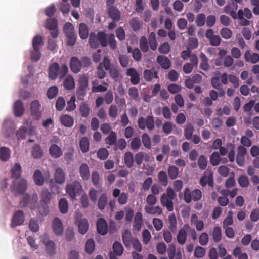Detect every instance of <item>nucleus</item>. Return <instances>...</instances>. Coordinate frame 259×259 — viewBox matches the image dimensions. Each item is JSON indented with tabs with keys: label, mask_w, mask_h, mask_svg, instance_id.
<instances>
[{
	"label": "nucleus",
	"mask_w": 259,
	"mask_h": 259,
	"mask_svg": "<svg viewBox=\"0 0 259 259\" xmlns=\"http://www.w3.org/2000/svg\"><path fill=\"white\" fill-rule=\"evenodd\" d=\"M132 236L129 230H125L122 233V240L126 247H130L131 245Z\"/></svg>",
	"instance_id": "33"
},
{
	"label": "nucleus",
	"mask_w": 259,
	"mask_h": 259,
	"mask_svg": "<svg viewBox=\"0 0 259 259\" xmlns=\"http://www.w3.org/2000/svg\"><path fill=\"white\" fill-rule=\"evenodd\" d=\"M37 201V196L36 194L33 195L30 202V195L27 193L23 196L21 203L23 207H25L29 206L31 209H33L36 206Z\"/></svg>",
	"instance_id": "8"
},
{
	"label": "nucleus",
	"mask_w": 259,
	"mask_h": 259,
	"mask_svg": "<svg viewBox=\"0 0 259 259\" xmlns=\"http://www.w3.org/2000/svg\"><path fill=\"white\" fill-rule=\"evenodd\" d=\"M176 194L171 187H168L166 193H163L161 196L160 202L162 205L165 207L169 212L174 210L173 200Z\"/></svg>",
	"instance_id": "2"
},
{
	"label": "nucleus",
	"mask_w": 259,
	"mask_h": 259,
	"mask_svg": "<svg viewBox=\"0 0 259 259\" xmlns=\"http://www.w3.org/2000/svg\"><path fill=\"white\" fill-rule=\"evenodd\" d=\"M200 58L201 61L200 68L206 71L209 70L210 66L208 63V58L203 53H201L200 55Z\"/></svg>",
	"instance_id": "40"
},
{
	"label": "nucleus",
	"mask_w": 259,
	"mask_h": 259,
	"mask_svg": "<svg viewBox=\"0 0 259 259\" xmlns=\"http://www.w3.org/2000/svg\"><path fill=\"white\" fill-rule=\"evenodd\" d=\"M10 150L6 147L0 148V160L3 161H7L10 157Z\"/></svg>",
	"instance_id": "34"
},
{
	"label": "nucleus",
	"mask_w": 259,
	"mask_h": 259,
	"mask_svg": "<svg viewBox=\"0 0 259 259\" xmlns=\"http://www.w3.org/2000/svg\"><path fill=\"white\" fill-rule=\"evenodd\" d=\"M116 141L117 135L115 132L111 131L105 139L106 143L110 145H113L116 143Z\"/></svg>",
	"instance_id": "53"
},
{
	"label": "nucleus",
	"mask_w": 259,
	"mask_h": 259,
	"mask_svg": "<svg viewBox=\"0 0 259 259\" xmlns=\"http://www.w3.org/2000/svg\"><path fill=\"white\" fill-rule=\"evenodd\" d=\"M168 228L173 233L175 232L177 230V220L175 215L174 213L170 214L168 216Z\"/></svg>",
	"instance_id": "38"
},
{
	"label": "nucleus",
	"mask_w": 259,
	"mask_h": 259,
	"mask_svg": "<svg viewBox=\"0 0 259 259\" xmlns=\"http://www.w3.org/2000/svg\"><path fill=\"white\" fill-rule=\"evenodd\" d=\"M190 228L188 224H185L183 228L180 229L177 235V240L181 244H184L187 238V230Z\"/></svg>",
	"instance_id": "10"
},
{
	"label": "nucleus",
	"mask_w": 259,
	"mask_h": 259,
	"mask_svg": "<svg viewBox=\"0 0 259 259\" xmlns=\"http://www.w3.org/2000/svg\"><path fill=\"white\" fill-rule=\"evenodd\" d=\"M206 22V17L203 13H200L197 15L195 23L198 27H202L204 25Z\"/></svg>",
	"instance_id": "62"
},
{
	"label": "nucleus",
	"mask_w": 259,
	"mask_h": 259,
	"mask_svg": "<svg viewBox=\"0 0 259 259\" xmlns=\"http://www.w3.org/2000/svg\"><path fill=\"white\" fill-rule=\"evenodd\" d=\"M79 34L80 37L82 39L87 38L89 35V30L87 25L81 23L79 26Z\"/></svg>",
	"instance_id": "39"
},
{
	"label": "nucleus",
	"mask_w": 259,
	"mask_h": 259,
	"mask_svg": "<svg viewBox=\"0 0 259 259\" xmlns=\"http://www.w3.org/2000/svg\"><path fill=\"white\" fill-rule=\"evenodd\" d=\"M90 108L89 105L84 102H82L79 106V112L82 117H87L90 114Z\"/></svg>",
	"instance_id": "47"
},
{
	"label": "nucleus",
	"mask_w": 259,
	"mask_h": 259,
	"mask_svg": "<svg viewBox=\"0 0 259 259\" xmlns=\"http://www.w3.org/2000/svg\"><path fill=\"white\" fill-rule=\"evenodd\" d=\"M157 62L160 65L161 67L164 69H167L169 68L171 66V62L168 57L163 56L159 55L156 59Z\"/></svg>",
	"instance_id": "21"
},
{
	"label": "nucleus",
	"mask_w": 259,
	"mask_h": 259,
	"mask_svg": "<svg viewBox=\"0 0 259 259\" xmlns=\"http://www.w3.org/2000/svg\"><path fill=\"white\" fill-rule=\"evenodd\" d=\"M107 200L108 198L106 194L103 193L100 195L98 202V206L100 210H102L105 208L107 204Z\"/></svg>",
	"instance_id": "43"
},
{
	"label": "nucleus",
	"mask_w": 259,
	"mask_h": 259,
	"mask_svg": "<svg viewBox=\"0 0 259 259\" xmlns=\"http://www.w3.org/2000/svg\"><path fill=\"white\" fill-rule=\"evenodd\" d=\"M31 115L34 119L39 120L41 117V105L38 100H34L31 103Z\"/></svg>",
	"instance_id": "7"
},
{
	"label": "nucleus",
	"mask_w": 259,
	"mask_h": 259,
	"mask_svg": "<svg viewBox=\"0 0 259 259\" xmlns=\"http://www.w3.org/2000/svg\"><path fill=\"white\" fill-rule=\"evenodd\" d=\"M158 179L160 183L164 187L168 185V177L166 172L161 171L158 174Z\"/></svg>",
	"instance_id": "49"
},
{
	"label": "nucleus",
	"mask_w": 259,
	"mask_h": 259,
	"mask_svg": "<svg viewBox=\"0 0 259 259\" xmlns=\"http://www.w3.org/2000/svg\"><path fill=\"white\" fill-rule=\"evenodd\" d=\"M35 184L39 186H41L44 184V178L41 171L40 170H36L33 176Z\"/></svg>",
	"instance_id": "28"
},
{
	"label": "nucleus",
	"mask_w": 259,
	"mask_h": 259,
	"mask_svg": "<svg viewBox=\"0 0 259 259\" xmlns=\"http://www.w3.org/2000/svg\"><path fill=\"white\" fill-rule=\"evenodd\" d=\"M124 161L127 168H131L134 165V157L133 153L130 151L126 152L124 154Z\"/></svg>",
	"instance_id": "35"
},
{
	"label": "nucleus",
	"mask_w": 259,
	"mask_h": 259,
	"mask_svg": "<svg viewBox=\"0 0 259 259\" xmlns=\"http://www.w3.org/2000/svg\"><path fill=\"white\" fill-rule=\"evenodd\" d=\"M31 153L32 157L34 159H40L44 154L41 147L38 144H35L32 147Z\"/></svg>",
	"instance_id": "27"
},
{
	"label": "nucleus",
	"mask_w": 259,
	"mask_h": 259,
	"mask_svg": "<svg viewBox=\"0 0 259 259\" xmlns=\"http://www.w3.org/2000/svg\"><path fill=\"white\" fill-rule=\"evenodd\" d=\"M199 183L203 187H205L207 184L209 187L213 188L214 184L213 172L210 170L205 171L200 179Z\"/></svg>",
	"instance_id": "6"
},
{
	"label": "nucleus",
	"mask_w": 259,
	"mask_h": 259,
	"mask_svg": "<svg viewBox=\"0 0 259 259\" xmlns=\"http://www.w3.org/2000/svg\"><path fill=\"white\" fill-rule=\"evenodd\" d=\"M137 122L138 127L141 130H145L147 127L149 131H152L154 128V119L152 115H148L146 118L140 117Z\"/></svg>",
	"instance_id": "4"
},
{
	"label": "nucleus",
	"mask_w": 259,
	"mask_h": 259,
	"mask_svg": "<svg viewBox=\"0 0 259 259\" xmlns=\"http://www.w3.org/2000/svg\"><path fill=\"white\" fill-rule=\"evenodd\" d=\"M211 235L214 242L215 243L220 242L222 239V231L221 228L218 226L214 227L213 229Z\"/></svg>",
	"instance_id": "37"
},
{
	"label": "nucleus",
	"mask_w": 259,
	"mask_h": 259,
	"mask_svg": "<svg viewBox=\"0 0 259 259\" xmlns=\"http://www.w3.org/2000/svg\"><path fill=\"white\" fill-rule=\"evenodd\" d=\"M31 59L33 61L37 62L41 57V52L39 49H33L30 51Z\"/></svg>",
	"instance_id": "58"
},
{
	"label": "nucleus",
	"mask_w": 259,
	"mask_h": 259,
	"mask_svg": "<svg viewBox=\"0 0 259 259\" xmlns=\"http://www.w3.org/2000/svg\"><path fill=\"white\" fill-rule=\"evenodd\" d=\"M21 167L19 164L16 163L11 170V178L13 179H18L20 177Z\"/></svg>",
	"instance_id": "45"
},
{
	"label": "nucleus",
	"mask_w": 259,
	"mask_h": 259,
	"mask_svg": "<svg viewBox=\"0 0 259 259\" xmlns=\"http://www.w3.org/2000/svg\"><path fill=\"white\" fill-rule=\"evenodd\" d=\"M11 186H12L14 189L16 190L19 194H22L27 189V183L25 179H21L17 183H16L15 181H14Z\"/></svg>",
	"instance_id": "12"
},
{
	"label": "nucleus",
	"mask_w": 259,
	"mask_h": 259,
	"mask_svg": "<svg viewBox=\"0 0 259 259\" xmlns=\"http://www.w3.org/2000/svg\"><path fill=\"white\" fill-rule=\"evenodd\" d=\"M244 59L247 62L255 64L259 61V55L256 53H251L250 51L248 50L245 53Z\"/></svg>",
	"instance_id": "22"
},
{
	"label": "nucleus",
	"mask_w": 259,
	"mask_h": 259,
	"mask_svg": "<svg viewBox=\"0 0 259 259\" xmlns=\"http://www.w3.org/2000/svg\"><path fill=\"white\" fill-rule=\"evenodd\" d=\"M55 182L59 184H63L65 181V174L61 168H57L54 174Z\"/></svg>",
	"instance_id": "23"
},
{
	"label": "nucleus",
	"mask_w": 259,
	"mask_h": 259,
	"mask_svg": "<svg viewBox=\"0 0 259 259\" xmlns=\"http://www.w3.org/2000/svg\"><path fill=\"white\" fill-rule=\"evenodd\" d=\"M99 44L102 47H106L107 46V35L104 32H99L97 35Z\"/></svg>",
	"instance_id": "59"
},
{
	"label": "nucleus",
	"mask_w": 259,
	"mask_h": 259,
	"mask_svg": "<svg viewBox=\"0 0 259 259\" xmlns=\"http://www.w3.org/2000/svg\"><path fill=\"white\" fill-rule=\"evenodd\" d=\"M238 7V4L232 1L231 4L227 5L225 7V12L229 13L234 19H239L240 21L238 24L240 26H249L250 22L248 19H250L252 17V14L250 10L248 8H245L243 10L239 9L237 13H236V12L237 10Z\"/></svg>",
	"instance_id": "1"
},
{
	"label": "nucleus",
	"mask_w": 259,
	"mask_h": 259,
	"mask_svg": "<svg viewBox=\"0 0 259 259\" xmlns=\"http://www.w3.org/2000/svg\"><path fill=\"white\" fill-rule=\"evenodd\" d=\"M221 161L220 156L218 152H214L212 153L210 157V162L212 165H218Z\"/></svg>",
	"instance_id": "60"
},
{
	"label": "nucleus",
	"mask_w": 259,
	"mask_h": 259,
	"mask_svg": "<svg viewBox=\"0 0 259 259\" xmlns=\"http://www.w3.org/2000/svg\"><path fill=\"white\" fill-rule=\"evenodd\" d=\"M144 210L146 213L152 215H160L162 212V209L159 206H145Z\"/></svg>",
	"instance_id": "25"
},
{
	"label": "nucleus",
	"mask_w": 259,
	"mask_h": 259,
	"mask_svg": "<svg viewBox=\"0 0 259 259\" xmlns=\"http://www.w3.org/2000/svg\"><path fill=\"white\" fill-rule=\"evenodd\" d=\"M126 75L130 76V81L132 84L136 85L140 82V74L134 68H130L126 70Z\"/></svg>",
	"instance_id": "11"
},
{
	"label": "nucleus",
	"mask_w": 259,
	"mask_h": 259,
	"mask_svg": "<svg viewBox=\"0 0 259 259\" xmlns=\"http://www.w3.org/2000/svg\"><path fill=\"white\" fill-rule=\"evenodd\" d=\"M79 232L81 234L86 233L89 229V223L86 219H82L77 222Z\"/></svg>",
	"instance_id": "31"
},
{
	"label": "nucleus",
	"mask_w": 259,
	"mask_h": 259,
	"mask_svg": "<svg viewBox=\"0 0 259 259\" xmlns=\"http://www.w3.org/2000/svg\"><path fill=\"white\" fill-rule=\"evenodd\" d=\"M46 251L48 254L52 255L55 253L56 246L55 243L51 240H48L45 244Z\"/></svg>",
	"instance_id": "50"
},
{
	"label": "nucleus",
	"mask_w": 259,
	"mask_h": 259,
	"mask_svg": "<svg viewBox=\"0 0 259 259\" xmlns=\"http://www.w3.org/2000/svg\"><path fill=\"white\" fill-rule=\"evenodd\" d=\"M66 192L70 198L74 200L77 195L81 194L82 191V187L81 183L77 181H74L71 183L68 184L66 186Z\"/></svg>",
	"instance_id": "3"
},
{
	"label": "nucleus",
	"mask_w": 259,
	"mask_h": 259,
	"mask_svg": "<svg viewBox=\"0 0 259 259\" xmlns=\"http://www.w3.org/2000/svg\"><path fill=\"white\" fill-rule=\"evenodd\" d=\"M238 182L239 185L242 187H247L249 184L248 177L244 175L240 176L238 179Z\"/></svg>",
	"instance_id": "64"
},
{
	"label": "nucleus",
	"mask_w": 259,
	"mask_h": 259,
	"mask_svg": "<svg viewBox=\"0 0 259 259\" xmlns=\"http://www.w3.org/2000/svg\"><path fill=\"white\" fill-rule=\"evenodd\" d=\"M43 45L42 37L40 35H36L34 37L32 41L33 49H39Z\"/></svg>",
	"instance_id": "54"
},
{
	"label": "nucleus",
	"mask_w": 259,
	"mask_h": 259,
	"mask_svg": "<svg viewBox=\"0 0 259 259\" xmlns=\"http://www.w3.org/2000/svg\"><path fill=\"white\" fill-rule=\"evenodd\" d=\"M148 43L150 48L155 51L157 47V43L156 39V35L154 32H151L148 36Z\"/></svg>",
	"instance_id": "44"
},
{
	"label": "nucleus",
	"mask_w": 259,
	"mask_h": 259,
	"mask_svg": "<svg viewBox=\"0 0 259 259\" xmlns=\"http://www.w3.org/2000/svg\"><path fill=\"white\" fill-rule=\"evenodd\" d=\"M140 48L141 51L144 53H146L149 51V46L147 39L145 36H142L140 39Z\"/></svg>",
	"instance_id": "55"
},
{
	"label": "nucleus",
	"mask_w": 259,
	"mask_h": 259,
	"mask_svg": "<svg viewBox=\"0 0 259 259\" xmlns=\"http://www.w3.org/2000/svg\"><path fill=\"white\" fill-rule=\"evenodd\" d=\"M233 212L232 211H229L228 215L226 217L223 222V227H229V226L233 224Z\"/></svg>",
	"instance_id": "51"
},
{
	"label": "nucleus",
	"mask_w": 259,
	"mask_h": 259,
	"mask_svg": "<svg viewBox=\"0 0 259 259\" xmlns=\"http://www.w3.org/2000/svg\"><path fill=\"white\" fill-rule=\"evenodd\" d=\"M79 147L83 153H86L89 151L90 142L87 137H84L80 139L79 141Z\"/></svg>",
	"instance_id": "36"
},
{
	"label": "nucleus",
	"mask_w": 259,
	"mask_h": 259,
	"mask_svg": "<svg viewBox=\"0 0 259 259\" xmlns=\"http://www.w3.org/2000/svg\"><path fill=\"white\" fill-rule=\"evenodd\" d=\"M79 174L83 180H87L89 179L90 174L89 167L86 163H82L79 167Z\"/></svg>",
	"instance_id": "30"
},
{
	"label": "nucleus",
	"mask_w": 259,
	"mask_h": 259,
	"mask_svg": "<svg viewBox=\"0 0 259 259\" xmlns=\"http://www.w3.org/2000/svg\"><path fill=\"white\" fill-rule=\"evenodd\" d=\"M184 197V200L188 203H190L192 200L198 201L202 197V192L199 189H195L191 192L189 189L187 188L185 190Z\"/></svg>",
	"instance_id": "5"
},
{
	"label": "nucleus",
	"mask_w": 259,
	"mask_h": 259,
	"mask_svg": "<svg viewBox=\"0 0 259 259\" xmlns=\"http://www.w3.org/2000/svg\"><path fill=\"white\" fill-rule=\"evenodd\" d=\"M61 124L65 127H71L73 125L74 119L68 114L62 115L60 118Z\"/></svg>",
	"instance_id": "26"
},
{
	"label": "nucleus",
	"mask_w": 259,
	"mask_h": 259,
	"mask_svg": "<svg viewBox=\"0 0 259 259\" xmlns=\"http://www.w3.org/2000/svg\"><path fill=\"white\" fill-rule=\"evenodd\" d=\"M92 91L94 93L104 92L107 90V87L103 85H99V81L97 79L92 81Z\"/></svg>",
	"instance_id": "29"
},
{
	"label": "nucleus",
	"mask_w": 259,
	"mask_h": 259,
	"mask_svg": "<svg viewBox=\"0 0 259 259\" xmlns=\"http://www.w3.org/2000/svg\"><path fill=\"white\" fill-rule=\"evenodd\" d=\"M59 65L57 62H54L51 64L49 68V77L51 80H55L56 79L58 75H59Z\"/></svg>",
	"instance_id": "14"
},
{
	"label": "nucleus",
	"mask_w": 259,
	"mask_h": 259,
	"mask_svg": "<svg viewBox=\"0 0 259 259\" xmlns=\"http://www.w3.org/2000/svg\"><path fill=\"white\" fill-rule=\"evenodd\" d=\"M59 208L60 212L65 214L68 210V203L65 198H61L59 201Z\"/></svg>",
	"instance_id": "41"
},
{
	"label": "nucleus",
	"mask_w": 259,
	"mask_h": 259,
	"mask_svg": "<svg viewBox=\"0 0 259 259\" xmlns=\"http://www.w3.org/2000/svg\"><path fill=\"white\" fill-rule=\"evenodd\" d=\"M58 93V88L57 86H52L47 91V97L50 99L54 98Z\"/></svg>",
	"instance_id": "61"
},
{
	"label": "nucleus",
	"mask_w": 259,
	"mask_h": 259,
	"mask_svg": "<svg viewBox=\"0 0 259 259\" xmlns=\"http://www.w3.org/2000/svg\"><path fill=\"white\" fill-rule=\"evenodd\" d=\"M3 130L5 131V136L9 137L14 131V127L12 125V121L10 119L4 120L3 124Z\"/></svg>",
	"instance_id": "24"
},
{
	"label": "nucleus",
	"mask_w": 259,
	"mask_h": 259,
	"mask_svg": "<svg viewBox=\"0 0 259 259\" xmlns=\"http://www.w3.org/2000/svg\"><path fill=\"white\" fill-rule=\"evenodd\" d=\"M113 253L117 256H121L123 252V247L118 241H115L113 244Z\"/></svg>",
	"instance_id": "46"
},
{
	"label": "nucleus",
	"mask_w": 259,
	"mask_h": 259,
	"mask_svg": "<svg viewBox=\"0 0 259 259\" xmlns=\"http://www.w3.org/2000/svg\"><path fill=\"white\" fill-rule=\"evenodd\" d=\"M110 77L115 81H120L121 80L122 76L120 75L119 70L115 67H111L109 70Z\"/></svg>",
	"instance_id": "32"
},
{
	"label": "nucleus",
	"mask_w": 259,
	"mask_h": 259,
	"mask_svg": "<svg viewBox=\"0 0 259 259\" xmlns=\"http://www.w3.org/2000/svg\"><path fill=\"white\" fill-rule=\"evenodd\" d=\"M97 229L99 234L102 235H105L107 234V223L104 219L100 218L98 219L97 223Z\"/></svg>",
	"instance_id": "18"
},
{
	"label": "nucleus",
	"mask_w": 259,
	"mask_h": 259,
	"mask_svg": "<svg viewBox=\"0 0 259 259\" xmlns=\"http://www.w3.org/2000/svg\"><path fill=\"white\" fill-rule=\"evenodd\" d=\"M41 200L45 204L50 202L52 198V194L48 190H44L41 194Z\"/></svg>",
	"instance_id": "57"
},
{
	"label": "nucleus",
	"mask_w": 259,
	"mask_h": 259,
	"mask_svg": "<svg viewBox=\"0 0 259 259\" xmlns=\"http://www.w3.org/2000/svg\"><path fill=\"white\" fill-rule=\"evenodd\" d=\"M167 173L170 179H176L179 173V168L176 166L170 165L167 168Z\"/></svg>",
	"instance_id": "42"
},
{
	"label": "nucleus",
	"mask_w": 259,
	"mask_h": 259,
	"mask_svg": "<svg viewBox=\"0 0 259 259\" xmlns=\"http://www.w3.org/2000/svg\"><path fill=\"white\" fill-rule=\"evenodd\" d=\"M49 153L54 158H59L62 155V150L56 144H52L49 148Z\"/></svg>",
	"instance_id": "19"
},
{
	"label": "nucleus",
	"mask_w": 259,
	"mask_h": 259,
	"mask_svg": "<svg viewBox=\"0 0 259 259\" xmlns=\"http://www.w3.org/2000/svg\"><path fill=\"white\" fill-rule=\"evenodd\" d=\"M109 115L112 119H115L118 114V109L116 105L112 104L109 108Z\"/></svg>",
	"instance_id": "63"
},
{
	"label": "nucleus",
	"mask_w": 259,
	"mask_h": 259,
	"mask_svg": "<svg viewBox=\"0 0 259 259\" xmlns=\"http://www.w3.org/2000/svg\"><path fill=\"white\" fill-rule=\"evenodd\" d=\"M13 111L16 117H21L24 113L23 104L20 100H17L14 105Z\"/></svg>",
	"instance_id": "17"
},
{
	"label": "nucleus",
	"mask_w": 259,
	"mask_h": 259,
	"mask_svg": "<svg viewBox=\"0 0 259 259\" xmlns=\"http://www.w3.org/2000/svg\"><path fill=\"white\" fill-rule=\"evenodd\" d=\"M130 24L133 31H138L142 27L143 23L136 18H133L130 21Z\"/></svg>",
	"instance_id": "48"
},
{
	"label": "nucleus",
	"mask_w": 259,
	"mask_h": 259,
	"mask_svg": "<svg viewBox=\"0 0 259 259\" xmlns=\"http://www.w3.org/2000/svg\"><path fill=\"white\" fill-rule=\"evenodd\" d=\"M107 12L109 16L113 21H119L120 20V12L116 7L111 6L108 7Z\"/></svg>",
	"instance_id": "15"
},
{
	"label": "nucleus",
	"mask_w": 259,
	"mask_h": 259,
	"mask_svg": "<svg viewBox=\"0 0 259 259\" xmlns=\"http://www.w3.org/2000/svg\"><path fill=\"white\" fill-rule=\"evenodd\" d=\"M70 68L74 73H78L81 69V65L80 60L76 57H72L70 61Z\"/></svg>",
	"instance_id": "13"
},
{
	"label": "nucleus",
	"mask_w": 259,
	"mask_h": 259,
	"mask_svg": "<svg viewBox=\"0 0 259 259\" xmlns=\"http://www.w3.org/2000/svg\"><path fill=\"white\" fill-rule=\"evenodd\" d=\"M141 146V141L139 137H134L131 143V148L134 151L138 150Z\"/></svg>",
	"instance_id": "56"
},
{
	"label": "nucleus",
	"mask_w": 259,
	"mask_h": 259,
	"mask_svg": "<svg viewBox=\"0 0 259 259\" xmlns=\"http://www.w3.org/2000/svg\"><path fill=\"white\" fill-rule=\"evenodd\" d=\"M53 231L57 235H61L63 232V224L60 219L55 218L52 224Z\"/></svg>",
	"instance_id": "16"
},
{
	"label": "nucleus",
	"mask_w": 259,
	"mask_h": 259,
	"mask_svg": "<svg viewBox=\"0 0 259 259\" xmlns=\"http://www.w3.org/2000/svg\"><path fill=\"white\" fill-rule=\"evenodd\" d=\"M89 44L92 48H97L99 46V42L97 36L94 33H91L89 37Z\"/></svg>",
	"instance_id": "52"
},
{
	"label": "nucleus",
	"mask_w": 259,
	"mask_h": 259,
	"mask_svg": "<svg viewBox=\"0 0 259 259\" xmlns=\"http://www.w3.org/2000/svg\"><path fill=\"white\" fill-rule=\"evenodd\" d=\"M63 86L67 90H72L75 88V83L74 79L71 75H68L64 77Z\"/></svg>",
	"instance_id": "20"
},
{
	"label": "nucleus",
	"mask_w": 259,
	"mask_h": 259,
	"mask_svg": "<svg viewBox=\"0 0 259 259\" xmlns=\"http://www.w3.org/2000/svg\"><path fill=\"white\" fill-rule=\"evenodd\" d=\"M25 220L24 213L22 210L16 211L12 218L11 226L12 228H15L17 226L21 225L23 224Z\"/></svg>",
	"instance_id": "9"
}]
</instances>
